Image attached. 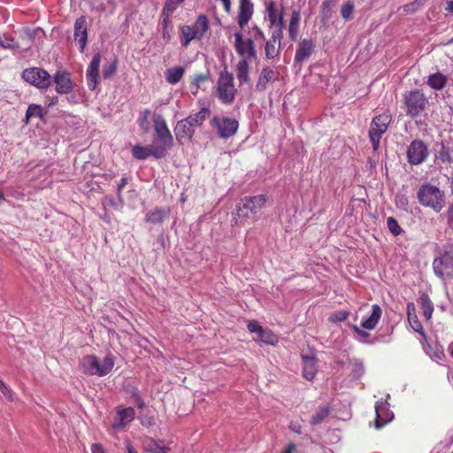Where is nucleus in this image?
<instances>
[{"instance_id": "33", "label": "nucleus", "mask_w": 453, "mask_h": 453, "mask_svg": "<svg viewBox=\"0 0 453 453\" xmlns=\"http://www.w3.org/2000/svg\"><path fill=\"white\" fill-rule=\"evenodd\" d=\"M184 73L185 69L182 66L169 68L166 70L165 79L168 83L176 84L181 80Z\"/></svg>"}, {"instance_id": "3", "label": "nucleus", "mask_w": 453, "mask_h": 453, "mask_svg": "<svg viewBox=\"0 0 453 453\" xmlns=\"http://www.w3.org/2000/svg\"><path fill=\"white\" fill-rule=\"evenodd\" d=\"M417 196L421 205L429 207L436 212H440L444 207V194L434 185L430 183L421 185Z\"/></svg>"}, {"instance_id": "36", "label": "nucleus", "mask_w": 453, "mask_h": 453, "mask_svg": "<svg viewBox=\"0 0 453 453\" xmlns=\"http://www.w3.org/2000/svg\"><path fill=\"white\" fill-rule=\"evenodd\" d=\"M419 300L423 315L426 320H429L434 312V304L426 295H422Z\"/></svg>"}, {"instance_id": "51", "label": "nucleus", "mask_w": 453, "mask_h": 453, "mask_svg": "<svg viewBox=\"0 0 453 453\" xmlns=\"http://www.w3.org/2000/svg\"><path fill=\"white\" fill-rule=\"evenodd\" d=\"M395 203L397 207L405 209L408 204V200L404 196H397Z\"/></svg>"}, {"instance_id": "54", "label": "nucleus", "mask_w": 453, "mask_h": 453, "mask_svg": "<svg viewBox=\"0 0 453 453\" xmlns=\"http://www.w3.org/2000/svg\"><path fill=\"white\" fill-rule=\"evenodd\" d=\"M91 452L92 453H106V450L101 444L95 443L91 446Z\"/></svg>"}, {"instance_id": "18", "label": "nucleus", "mask_w": 453, "mask_h": 453, "mask_svg": "<svg viewBox=\"0 0 453 453\" xmlns=\"http://www.w3.org/2000/svg\"><path fill=\"white\" fill-rule=\"evenodd\" d=\"M266 13L272 26L275 27V30L283 28V9L279 7L273 1L266 3Z\"/></svg>"}, {"instance_id": "50", "label": "nucleus", "mask_w": 453, "mask_h": 453, "mask_svg": "<svg viewBox=\"0 0 453 453\" xmlns=\"http://www.w3.org/2000/svg\"><path fill=\"white\" fill-rule=\"evenodd\" d=\"M172 14H173V13L166 12L165 11H162V14H161V18H162L161 25H162L163 29L167 28L168 25L171 23L170 17H171V15H172Z\"/></svg>"}, {"instance_id": "53", "label": "nucleus", "mask_w": 453, "mask_h": 453, "mask_svg": "<svg viewBox=\"0 0 453 453\" xmlns=\"http://www.w3.org/2000/svg\"><path fill=\"white\" fill-rule=\"evenodd\" d=\"M364 373V366L361 363H356L354 366V376L358 378Z\"/></svg>"}, {"instance_id": "5", "label": "nucleus", "mask_w": 453, "mask_h": 453, "mask_svg": "<svg viewBox=\"0 0 453 453\" xmlns=\"http://www.w3.org/2000/svg\"><path fill=\"white\" fill-rule=\"evenodd\" d=\"M237 89L234 83V75L225 67L219 75L217 93L219 99L224 104H230L234 101Z\"/></svg>"}, {"instance_id": "47", "label": "nucleus", "mask_w": 453, "mask_h": 453, "mask_svg": "<svg viewBox=\"0 0 453 453\" xmlns=\"http://www.w3.org/2000/svg\"><path fill=\"white\" fill-rule=\"evenodd\" d=\"M0 391L7 400L13 401V392L4 382L0 384Z\"/></svg>"}, {"instance_id": "32", "label": "nucleus", "mask_w": 453, "mask_h": 453, "mask_svg": "<svg viewBox=\"0 0 453 453\" xmlns=\"http://www.w3.org/2000/svg\"><path fill=\"white\" fill-rule=\"evenodd\" d=\"M447 83V77L441 73L430 74L427 79V84L435 90L442 89Z\"/></svg>"}, {"instance_id": "58", "label": "nucleus", "mask_w": 453, "mask_h": 453, "mask_svg": "<svg viewBox=\"0 0 453 453\" xmlns=\"http://www.w3.org/2000/svg\"><path fill=\"white\" fill-rule=\"evenodd\" d=\"M162 37L167 42L170 41L171 35H170L169 31L167 30V28L162 29Z\"/></svg>"}, {"instance_id": "10", "label": "nucleus", "mask_w": 453, "mask_h": 453, "mask_svg": "<svg viewBox=\"0 0 453 453\" xmlns=\"http://www.w3.org/2000/svg\"><path fill=\"white\" fill-rule=\"evenodd\" d=\"M266 202L267 196L265 195L246 196L237 206V215L239 218H248L249 213L256 214L265 206Z\"/></svg>"}, {"instance_id": "40", "label": "nucleus", "mask_w": 453, "mask_h": 453, "mask_svg": "<svg viewBox=\"0 0 453 453\" xmlns=\"http://www.w3.org/2000/svg\"><path fill=\"white\" fill-rule=\"evenodd\" d=\"M353 11L354 4L351 2L345 3L342 5L341 15L344 19L349 20L351 19Z\"/></svg>"}, {"instance_id": "27", "label": "nucleus", "mask_w": 453, "mask_h": 453, "mask_svg": "<svg viewBox=\"0 0 453 453\" xmlns=\"http://www.w3.org/2000/svg\"><path fill=\"white\" fill-rule=\"evenodd\" d=\"M382 315V310L380 305L372 304V314L362 322V326L367 330H372L376 327Z\"/></svg>"}, {"instance_id": "39", "label": "nucleus", "mask_w": 453, "mask_h": 453, "mask_svg": "<svg viewBox=\"0 0 453 453\" xmlns=\"http://www.w3.org/2000/svg\"><path fill=\"white\" fill-rule=\"evenodd\" d=\"M387 225H388V230L395 235V236H397L401 234L402 232V228L401 226H399L398 222L396 221V219H395L394 218L392 217H389L388 219H387Z\"/></svg>"}, {"instance_id": "20", "label": "nucleus", "mask_w": 453, "mask_h": 453, "mask_svg": "<svg viewBox=\"0 0 453 453\" xmlns=\"http://www.w3.org/2000/svg\"><path fill=\"white\" fill-rule=\"evenodd\" d=\"M101 63V55L96 53L92 58V60L87 69V82L89 89L94 90L97 85V77L99 72V66Z\"/></svg>"}, {"instance_id": "16", "label": "nucleus", "mask_w": 453, "mask_h": 453, "mask_svg": "<svg viewBox=\"0 0 453 453\" xmlns=\"http://www.w3.org/2000/svg\"><path fill=\"white\" fill-rule=\"evenodd\" d=\"M279 78L280 73L277 69L270 66L263 67L256 84V89L263 92L266 89L268 84L273 83L278 81Z\"/></svg>"}, {"instance_id": "31", "label": "nucleus", "mask_w": 453, "mask_h": 453, "mask_svg": "<svg viewBox=\"0 0 453 453\" xmlns=\"http://www.w3.org/2000/svg\"><path fill=\"white\" fill-rule=\"evenodd\" d=\"M144 449L150 453H168L171 449L168 446L163 445L161 441L151 438L144 441Z\"/></svg>"}, {"instance_id": "44", "label": "nucleus", "mask_w": 453, "mask_h": 453, "mask_svg": "<svg viewBox=\"0 0 453 453\" xmlns=\"http://www.w3.org/2000/svg\"><path fill=\"white\" fill-rule=\"evenodd\" d=\"M0 47L3 49H13L17 48L18 44L15 42L13 38L11 37H3L0 35Z\"/></svg>"}, {"instance_id": "46", "label": "nucleus", "mask_w": 453, "mask_h": 453, "mask_svg": "<svg viewBox=\"0 0 453 453\" xmlns=\"http://www.w3.org/2000/svg\"><path fill=\"white\" fill-rule=\"evenodd\" d=\"M116 69H117V65H116L115 62L109 64L108 65H106L104 68V71H103L104 77L105 79L110 78L111 76H112L115 73Z\"/></svg>"}, {"instance_id": "29", "label": "nucleus", "mask_w": 453, "mask_h": 453, "mask_svg": "<svg viewBox=\"0 0 453 453\" xmlns=\"http://www.w3.org/2000/svg\"><path fill=\"white\" fill-rule=\"evenodd\" d=\"M433 267L434 273L438 277L443 279L445 274L449 273V270L450 268L448 255H444L442 257H436L434 260Z\"/></svg>"}, {"instance_id": "2", "label": "nucleus", "mask_w": 453, "mask_h": 453, "mask_svg": "<svg viewBox=\"0 0 453 453\" xmlns=\"http://www.w3.org/2000/svg\"><path fill=\"white\" fill-rule=\"evenodd\" d=\"M210 111L207 108H202L198 112L191 114L184 119L177 122L175 127L176 138L180 142L190 140L195 134L196 129L202 126L203 121L209 117Z\"/></svg>"}, {"instance_id": "59", "label": "nucleus", "mask_w": 453, "mask_h": 453, "mask_svg": "<svg viewBox=\"0 0 453 453\" xmlns=\"http://www.w3.org/2000/svg\"><path fill=\"white\" fill-rule=\"evenodd\" d=\"M224 5V9L226 12L231 11V1L230 0H220Z\"/></svg>"}, {"instance_id": "30", "label": "nucleus", "mask_w": 453, "mask_h": 453, "mask_svg": "<svg viewBox=\"0 0 453 453\" xmlns=\"http://www.w3.org/2000/svg\"><path fill=\"white\" fill-rule=\"evenodd\" d=\"M170 213L169 209L165 208H156L153 211H149L146 214V220L148 222L153 223V224H158L163 222V220L168 217Z\"/></svg>"}, {"instance_id": "62", "label": "nucleus", "mask_w": 453, "mask_h": 453, "mask_svg": "<svg viewBox=\"0 0 453 453\" xmlns=\"http://www.w3.org/2000/svg\"><path fill=\"white\" fill-rule=\"evenodd\" d=\"M446 11L453 12V1H449L447 3Z\"/></svg>"}, {"instance_id": "41", "label": "nucleus", "mask_w": 453, "mask_h": 453, "mask_svg": "<svg viewBox=\"0 0 453 453\" xmlns=\"http://www.w3.org/2000/svg\"><path fill=\"white\" fill-rule=\"evenodd\" d=\"M349 312L348 311H338L330 315L329 320L331 322H342L348 319Z\"/></svg>"}, {"instance_id": "60", "label": "nucleus", "mask_w": 453, "mask_h": 453, "mask_svg": "<svg viewBox=\"0 0 453 453\" xmlns=\"http://www.w3.org/2000/svg\"><path fill=\"white\" fill-rule=\"evenodd\" d=\"M296 450V444L289 443L286 449L282 451V453H293Z\"/></svg>"}, {"instance_id": "63", "label": "nucleus", "mask_w": 453, "mask_h": 453, "mask_svg": "<svg viewBox=\"0 0 453 453\" xmlns=\"http://www.w3.org/2000/svg\"><path fill=\"white\" fill-rule=\"evenodd\" d=\"M414 5H415V4H414V3H413V4H407V5H405V6H404V9H405V11H409V10H410L412 6H414Z\"/></svg>"}, {"instance_id": "64", "label": "nucleus", "mask_w": 453, "mask_h": 453, "mask_svg": "<svg viewBox=\"0 0 453 453\" xmlns=\"http://www.w3.org/2000/svg\"><path fill=\"white\" fill-rule=\"evenodd\" d=\"M451 190H452V194H453V176H452V180H451Z\"/></svg>"}, {"instance_id": "15", "label": "nucleus", "mask_w": 453, "mask_h": 453, "mask_svg": "<svg viewBox=\"0 0 453 453\" xmlns=\"http://www.w3.org/2000/svg\"><path fill=\"white\" fill-rule=\"evenodd\" d=\"M132 155L134 157L140 160H144L148 158L150 156H153L156 158H162L165 157L164 148L157 147V144L156 142H153L148 147L135 145L132 149Z\"/></svg>"}, {"instance_id": "24", "label": "nucleus", "mask_w": 453, "mask_h": 453, "mask_svg": "<svg viewBox=\"0 0 453 453\" xmlns=\"http://www.w3.org/2000/svg\"><path fill=\"white\" fill-rule=\"evenodd\" d=\"M253 14V4L250 0H241L238 13V24L242 28Z\"/></svg>"}, {"instance_id": "28", "label": "nucleus", "mask_w": 453, "mask_h": 453, "mask_svg": "<svg viewBox=\"0 0 453 453\" xmlns=\"http://www.w3.org/2000/svg\"><path fill=\"white\" fill-rule=\"evenodd\" d=\"M314 48V44L311 40L309 39H303L300 44L299 47L296 52V60L298 62H303L306 58H308Z\"/></svg>"}, {"instance_id": "22", "label": "nucleus", "mask_w": 453, "mask_h": 453, "mask_svg": "<svg viewBox=\"0 0 453 453\" xmlns=\"http://www.w3.org/2000/svg\"><path fill=\"white\" fill-rule=\"evenodd\" d=\"M282 33L280 30H274L271 39L266 42L265 50L267 58H274L279 54Z\"/></svg>"}, {"instance_id": "34", "label": "nucleus", "mask_w": 453, "mask_h": 453, "mask_svg": "<svg viewBox=\"0 0 453 453\" xmlns=\"http://www.w3.org/2000/svg\"><path fill=\"white\" fill-rule=\"evenodd\" d=\"M301 16L299 12L293 11L291 13V19L288 25L289 36L292 40H296L298 31H299V23H300Z\"/></svg>"}, {"instance_id": "13", "label": "nucleus", "mask_w": 453, "mask_h": 453, "mask_svg": "<svg viewBox=\"0 0 453 453\" xmlns=\"http://www.w3.org/2000/svg\"><path fill=\"white\" fill-rule=\"evenodd\" d=\"M428 149L421 140H414L407 150V158L411 165H418L422 164L428 157Z\"/></svg>"}, {"instance_id": "9", "label": "nucleus", "mask_w": 453, "mask_h": 453, "mask_svg": "<svg viewBox=\"0 0 453 453\" xmlns=\"http://www.w3.org/2000/svg\"><path fill=\"white\" fill-rule=\"evenodd\" d=\"M22 78L31 85L41 88H48L52 83V78L49 73L38 67L25 69L22 73Z\"/></svg>"}, {"instance_id": "35", "label": "nucleus", "mask_w": 453, "mask_h": 453, "mask_svg": "<svg viewBox=\"0 0 453 453\" xmlns=\"http://www.w3.org/2000/svg\"><path fill=\"white\" fill-rule=\"evenodd\" d=\"M330 409L328 405H320L316 412L311 416V426H317L321 424L325 418L329 415Z\"/></svg>"}, {"instance_id": "17", "label": "nucleus", "mask_w": 453, "mask_h": 453, "mask_svg": "<svg viewBox=\"0 0 453 453\" xmlns=\"http://www.w3.org/2000/svg\"><path fill=\"white\" fill-rule=\"evenodd\" d=\"M376 428H381L394 418V413L389 410V404L387 401H378L375 405Z\"/></svg>"}, {"instance_id": "4", "label": "nucleus", "mask_w": 453, "mask_h": 453, "mask_svg": "<svg viewBox=\"0 0 453 453\" xmlns=\"http://www.w3.org/2000/svg\"><path fill=\"white\" fill-rule=\"evenodd\" d=\"M209 29L208 18L201 14L193 25H185L180 27V43L188 47L193 40H202Z\"/></svg>"}, {"instance_id": "61", "label": "nucleus", "mask_w": 453, "mask_h": 453, "mask_svg": "<svg viewBox=\"0 0 453 453\" xmlns=\"http://www.w3.org/2000/svg\"><path fill=\"white\" fill-rule=\"evenodd\" d=\"M126 447L127 453H138L129 442L126 443Z\"/></svg>"}, {"instance_id": "52", "label": "nucleus", "mask_w": 453, "mask_h": 453, "mask_svg": "<svg viewBox=\"0 0 453 453\" xmlns=\"http://www.w3.org/2000/svg\"><path fill=\"white\" fill-rule=\"evenodd\" d=\"M407 318L410 319L416 315L415 305L412 303H408L406 307Z\"/></svg>"}, {"instance_id": "23", "label": "nucleus", "mask_w": 453, "mask_h": 453, "mask_svg": "<svg viewBox=\"0 0 453 453\" xmlns=\"http://www.w3.org/2000/svg\"><path fill=\"white\" fill-rule=\"evenodd\" d=\"M117 414L119 419L118 421H115L111 426L115 430H120L134 420L135 417V411L132 407H127L119 410Z\"/></svg>"}, {"instance_id": "45", "label": "nucleus", "mask_w": 453, "mask_h": 453, "mask_svg": "<svg viewBox=\"0 0 453 453\" xmlns=\"http://www.w3.org/2000/svg\"><path fill=\"white\" fill-rule=\"evenodd\" d=\"M207 80H208L207 74H203V73L196 74L194 76L191 85L193 87H195L196 89L197 90L200 88L201 84L203 83L204 81H206Z\"/></svg>"}, {"instance_id": "43", "label": "nucleus", "mask_w": 453, "mask_h": 453, "mask_svg": "<svg viewBox=\"0 0 453 453\" xmlns=\"http://www.w3.org/2000/svg\"><path fill=\"white\" fill-rule=\"evenodd\" d=\"M408 321L411 326V328L420 334L421 335L425 336V333H424V330H423V327H422V325L421 323L419 322L417 316H413L410 319H408Z\"/></svg>"}, {"instance_id": "57", "label": "nucleus", "mask_w": 453, "mask_h": 453, "mask_svg": "<svg viewBox=\"0 0 453 453\" xmlns=\"http://www.w3.org/2000/svg\"><path fill=\"white\" fill-rule=\"evenodd\" d=\"M448 220H449V224L453 228V204L449 209Z\"/></svg>"}, {"instance_id": "25", "label": "nucleus", "mask_w": 453, "mask_h": 453, "mask_svg": "<svg viewBox=\"0 0 453 453\" xmlns=\"http://www.w3.org/2000/svg\"><path fill=\"white\" fill-rule=\"evenodd\" d=\"M253 61L240 59L236 65V77L239 85L248 84L250 81V65Z\"/></svg>"}, {"instance_id": "7", "label": "nucleus", "mask_w": 453, "mask_h": 453, "mask_svg": "<svg viewBox=\"0 0 453 453\" xmlns=\"http://www.w3.org/2000/svg\"><path fill=\"white\" fill-rule=\"evenodd\" d=\"M392 120L388 112H383L375 116L370 125L369 137L374 150H378L382 134H385Z\"/></svg>"}, {"instance_id": "38", "label": "nucleus", "mask_w": 453, "mask_h": 453, "mask_svg": "<svg viewBox=\"0 0 453 453\" xmlns=\"http://www.w3.org/2000/svg\"><path fill=\"white\" fill-rule=\"evenodd\" d=\"M258 339L269 345H275L278 342V337L269 329H262L257 335Z\"/></svg>"}, {"instance_id": "14", "label": "nucleus", "mask_w": 453, "mask_h": 453, "mask_svg": "<svg viewBox=\"0 0 453 453\" xmlns=\"http://www.w3.org/2000/svg\"><path fill=\"white\" fill-rule=\"evenodd\" d=\"M434 163L441 169L453 167V144L442 142L435 152Z\"/></svg>"}, {"instance_id": "21", "label": "nucleus", "mask_w": 453, "mask_h": 453, "mask_svg": "<svg viewBox=\"0 0 453 453\" xmlns=\"http://www.w3.org/2000/svg\"><path fill=\"white\" fill-rule=\"evenodd\" d=\"M56 85V91L58 94H67L73 88L70 74L65 71H58L52 79Z\"/></svg>"}, {"instance_id": "19", "label": "nucleus", "mask_w": 453, "mask_h": 453, "mask_svg": "<svg viewBox=\"0 0 453 453\" xmlns=\"http://www.w3.org/2000/svg\"><path fill=\"white\" fill-rule=\"evenodd\" d=\"M74 40L78 42L80 50L82 52L88 40L87 19L84 16L78 18L74 23Z\"/></svg>"}, {"instance_id": "8", "label": "nucleus", "mask_w": 453, "mask_h": 453, "mask_svg": "<svg viewBox=\"0 0 453 453\" xmlns=\"http://www.w3.org/2000/svg\"><path fill=\"white\" fill-rule=\"evenodd\" d=\"M233 45L241 59L254 61L257 59V50L255 43L251 38H243L240 31L233 35Z\"/></svg>"}, {"instance_id": "55", "label": "nucleus", "mask_w": 453, "mask_h": 453, "mask_svg": "<svg viewBox=\"0 0 453 453\" xmlns=\"http://www.w3.org/2000/svg\"><path fill=\"white\" fill-rule=\"evenodd\" d=\"M352 329L361 338H366L370 335L369 333L361 330L357 326H353Z\"/></svg>"}, {"instance_id": "6", "label": "nucleus", "mask_w": 453, "mask_h": 453, "mask_svg": "<svg viewBox=\"0 0 453 453\" xmlns=\"http://www.w3.org/2000/svg\"><path fill=\"white\" fill-rule=\"evenodd\" d=\"M403 103L406 108V114L416 118L425 111L428 104L426 96L418 89L411 90L403 95Z\"/></svg>"}, {"instance_id": "49", "label": "nucleus", "mask_w": 453, "mask_h": 453, "mask_svg": "<svg viewBox=\"0 0 453 453\" xmlns=\"http://www.w3.org/2000/svg\"><path fill=\"white\" fill-rule=\"evenodd\" d=\"M127 177H122L119 180V182L118 183L117 185V195H118V198L120 202H122V196H121V192L122 190L125 188V187L127 186Z\"/></svg>"}, {"instance_id": "11", "label": "nucleus", "mask_w": 453, "mask_h": 453, "mask_svg": "<svg viewBox=\"0 0 453 453\" xmlns=\"http://www.w3.org/2000/svg\"><path fill=\"white\" fill-rule=\"evenodd\" d=\"M154 128L157 134V140L154 142L157 144V147L164 148V155L165 156L167 150L173 145V139L162 116L155 117Z\"/></svg>"}, {"instance_id": "42", "label": "nucleus", "mask_w": 453, "mask_h": 453, "mask_svg": "<svg viewBox=\"0 0 453 453\" xmlns=\"http://www.w3.org/2000/svg\"><path fill=\"white\" fill-rule=\"evenodd\" d=\"M184 0H166L163 11L173 13Z\"/></svg>"}, {"instance_id": "12", "label": "nucleus", "mask_w": 453, "mask_h": 453, "mask_svg": "<svg viewBox=\"0 0 453 453\" xmlns=\"http://www.w3.org/2000/svg\"><path fill=\"white\" fill-rule=\"evenodd\" d=\"M211 124L217 129L219 137L223 139L234 135L239 127V123L236 119L222 116H214Z\"/></svg>"}, {"instance_id": "56", "label": "nucleus", "mask_w": 453, "mask_h": 453, "mask_svg": "<svg viewBox=\"0 0 453 453\" xmlns=\"http://www.w3.org/2000/svg\"><path fill=\"white\" fill-rule=\"evenodd\" d=\"M289 428L296 434H300L302 433V426L298 423L291 422L289 425Z\"/></svg>"}, {"instance_id": "48", "label": "nucleus", "mask_w": 453, "mask_h": 453, "mask_svg": "<svg viewBox=\"0 0 453 453\" xmlns=\"http://www.w3.org/2000/svg\"><path fill=\"white\" fill-rule=\"evenodd\" d=\"M248 329L250 333H255L258 335L263 327L257 321L252 320L248 323Z\"/></svg>"}, {"instance_id": "1", "label": "nucleus", "mask_w": 453, "mask_h": 453, "mask_svg": "<svg viewBox=\"0 0 453 453\" xmlns=\"http://www.w3.org/2000/svg\"><path fill=\"white\" fill-rule=\"evenodd\" d=\"M115 360L111 354H108L103 360L94 355H87L81 360L80 365L83 373L90 376L104 377L109 374L114 367Z\"/></svg>"}, {"instance_id": "26", "label": "nucleus", "mask_w": 453, "mask_h": 453, "mask_svg": "<svg viewBox=\"0 0 453 453\" xmlns=\"http://www.w3.org/2000/svg\"><path fill=\"white\" fill-rule=\"evenodd\" d=\"M302 360L303 375L307 380H311L317 372L316 359L314 357L303 355Z\"/></svg>"}, {"instance_id": "37", "label": "nucleus", "mask_w": 453, "mask_h": 453, "mask_svg": "<svg viewBox=\"0 0 453 453\" xmlns=\"http://www.w3.org/2000/svg\"><path fill=\"white\" fill-rule=\"evenodd\" d=\"M37 118L42 119L43 118L42 108L39 104H30L26 111V123H28L31 119Z\"/></svg>"}]
</instances>
